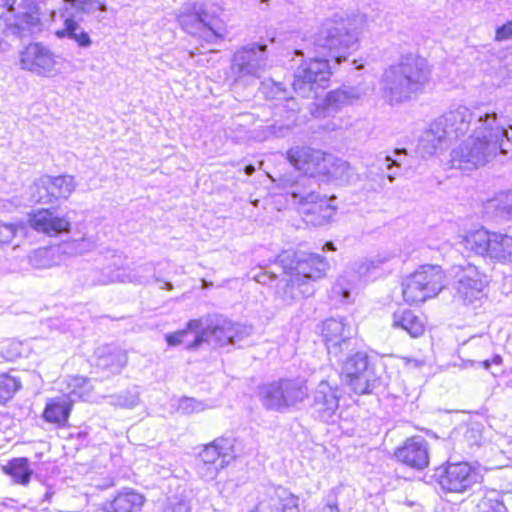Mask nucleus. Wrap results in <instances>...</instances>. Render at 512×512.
I'll list each match as a JSON object with an SVG mask.
<instances>
[{
  "label": "nucleus",
  "instance_id": "obj_1",
  "mask_svg": "<svg viewBox=\"0 0 512 512\" xmlns=\"http://www.w3.org/2000/svg\"><path fill=\"white\" fill-rule=\"evenodd\" d=\"M481 124L472 128V134L450 153L452 168L471 170L484 166L498 153L507 154L511 138L500 125L498 118L479 115Z\"/></svg>",
  "mask_w": 512,
  "mask_h": 512
},
{
  "label": "nucleus",
  "instance_id": "obj_2",
  "mask_svg": "<svg viewBox=\"0 0 512 512\" xmlns=\"http://www.w3.org/2000/svg\"><path fill=\"white\" fill-rule=\"evenodd\" d=\"M288 276L278 295L282 301L291 305L300 298H308L315 292L314 282L323 278L329 269V263L324 256L315 253L294 252L285 250L275 260Z\"/></svg>",
  "mask_w": 512,
  "mask_h": 512
},
{
  "label": "nucleus",
  "instance_id": "obj_3",
  "mask_svg": "<svg viewBox=\"0 0 512 512\" xmlns=\"http://www.w3.org/2000/svg\"><path fill=\"white\" fill-rule=\"evenodd\" d=\"M431 79L428 61L415 54L407 53L388 66L382 75V95L390 105L410 101L423 93Z\"/></svg>",
  "mask_w": 512,
  "mask_h": 512
},
{
  "label": "nucleus",
  "instance_id": "obj_4",
  "mask_svg": "<svg viewBox=\"0 0 512 512\" xmlns=\"http://www.w3.org/2000/svg\"><path fill=\"white\" fill-rule=\"evenodd\" d=\"M288 161L298 172L281 176L278 185L291 198L293 204L304 208L305 213L317 214L318 224L329 221L336 207L332 204L333 197L328 198L319 191V174L301 169L291 160Z\"/></svg>",
  "mask_w": 512,
  "mask_h": 512
},
{
  "label": "nucleus",
  "instance_id": "obj_5",
  "mask_svg": "<svg viewBox=\"0 0 512 512\" xmlns=\"http://www.w3.org/2000/svg\"><path fill=\"white\" fill-rule=\"evenodd\" d=\"M188 328L193 332L192 341L187 344L189 351L196 350L203 343L216 346L235 344L253 332L252 326L233 322L217 314L192 319L188 322Z\"/></svg>",
  "mask_w": 512,
  "mask_h": 512
},
{
  "label": "nucleus",
  "instance_id": "obj_6",
  "mask_svg": "<svg viewBox=\"0 0 512 512\" xmlns=\"http://www.w3.org/2000/svg\"><path fill=\"white\" fill-rule=\"evenodd\" d=\"M62 7L59 11L52 10L51 17L56 23L57 17L62 22V26L54 30V35L58 39L73 40L79 48L87 49L92 45V39L86 32L80 22L82 16H96L97 13L107 11V5L101 0H61Z\"/></svg>",
  "mask_w": 512,
  "mask_h": 512
},
{
  "label": "nucleus",
  "instance_id": "obj_7",
  "mask_svg": "<svg viewBox=\"0 0 512 512\" xmlns=\"http://www.w3.org/2000/svg\"><path fill=\"white\" fill-rule=\"evenodd\" d=\"M287 159L301 169L318 173L320 178L334 180L339 184H354L360 179L347 161L320 150L293 147L287 151Z\"/></svg>",
  "mask_w": 512,
  "mask_h": 512
},
{
  "label": "nucleus",
  "instance_id": "obj_8",
  "mask_svg": "<svg viewBox=\"0 0 512 512\" xmlns=\"http://www.w3.org/2000/svg\"><path fill=\"white\" fill-rule=\"evenodd\" d=\"M309 397L306 380L281 379L260 389V400L268 410L287 412L299 410Z\"/></svg>",
  "mask_w": 512,
  "mask_h": 512
},
{
  "label": "nucleus",
  "instance_id": "obj_9",
  "mask_svg": "<svg viewBox=\"0 0 512 512\" xmlns=\"http://www.w3.org/2000/svg\"><path fill=\"white\" fill-rule=\"evenodd\" d=\"M155 264L153 262L145 263L143 265L131 268L126 265V257L121 253L113 252L112 261L102 270L101 277L98 279L99 284H110L114 282L121 283H137L148 284L150 279L153 278L156 282H161L162 289L172 290L173 284L168 281H162L156 277Z\"/></svg>",
  "mask_w": 512,
  "mask_h": 512
},
{
  "label": "nucleus",
  "instance_id": "obj_10",
  "mask_svg": "<svg viewBox=\"0 0 512 512\" xmlns=\"http://www.w3.org/2000/svg\"><path fill=\"white\" fill-rule=\"evenodd\" d=\"M463 243L465 248L476 255L488 258L495 262H512V236L478 229L468 233Z\"/></svg>",
  "mask_w": 512,
  "mask_h": 512
},
{
  "label": "nucleus",
  "instance_id": "obj_11",
  "mask_svg": "<svg viewBox=\"0 0 512 512\" xmlns=\"http://www.w3.org/2000/svg\"><path fill=\"white\" fill-rule=\"evenodd\" d=\"M342 362V370L346 383L356 394H371L381 385V378L365 352H356L346 359L337 360Z\"/></svg>",
  "mask_w": 512,
  "mask_h": 512
},
{
  "label": "nucleus",
  "instance_id": "obj_12",
  "mask_svg": "<svg viewBox=\"0 0 512 512\" xmlns=\"http://www.w3.org/2000/svg\"><path fill=\"white\" fill-rule=\"evenodd\" d=\"M444 287V275L438 265H423L402 282L404 300L420 303L435 297Z\"/></svg>",
  "mask_w": 512,
  "mask_h": 512
},
{
  "label": "nucleus",
  "instance_id": "obj_13",
  "mask_svg": "<svg viewBox=\"0 0 512 512\" xmlns=\"http://www.w3.org/2000/svg\"><path fill=\"white\" fill-rule=\"evenodd\" d=\"M236 439L221 436L205 445L198 455L196 469L205 480H213L236 457Z\"/></svg>",
  "mask_w": 512,
  "mask_h": 512
},
{
  "label": "nucleus",
  "instance_id": "obj_14",
  "mask_svg": "<svg viewBox=\"0 0 512 512\" xmlns=\"http://www.w3.org/2000/svg\"><path fill=\"white\" fill-rule=\"evenodd\" d=\"M357 34L344 23L328 22L320 30L315 44L328 51L335 63L347 60L348 55L357 49Z\"/></svg>",
  "mask_w": 512,
  "mask_h": 512
},
{
  "label": "nucleus",
  "instance_id": "obj_15",
  "mask_svg": "<svg viewBox=\"0 0 512 512\" xmlns=\"http://www.w3.org/2000/svg\"><path fill=\"white\" fill-rule=\"evenodd\" d=\"M433 477L442 490L451 493H465L482 481L479 469L464 461L440 465Z\"/></svg>",
  "mask_w": 512,
  "mask_h": 512
},
{
  "label": "nucleus",
  "instance_id": "obj_16",
  "mask_svg": "<svg viewBox=\"0 0 512 512\" xmlns=\"http://www.w3.org/2000/svg\"><path fill=\"white\" fill-rule=\"evenodd\" d=\"M331 76V67L328 59L313 58L303 61L294 72L292 83L294 91L308 98L317 89L325 88L328 85Z\"/></svg>",
  "mask_w": 512,
  "mask_h": 512
},
{
  "label": "nucleus",
  "instance_id": "obj_17",
  "mask_svg": "<svg viewBox=\"0 0 512 512\" xmlns=\"http://www.w3.org/2000/svg\"><path fill=\"white\" fill-rule=\"evenodd\" d=\"M479 115H485V119L498 118L494 111L489 112L482 109L472 111L466 106H458L435 119L434 127L443 130L446 138L450 141L464 136L471 127L479 126L481 124Z\"/></svg>",
  "mask_w": 512,
  "mask_h": 512
},
{
  "label": "nucleus",
  "instance_id": "obj_18",
  "mask_svg": "<svg viewBox=\"0 0 512 512\" xmlns=\"http://www.w3.org/2000/svg\"><path fill=\"white\" fill-rule=\"evenodd\" d=\"M177 20L185 32L207 43H214L222 36L218 20L204 10L203 4L195 3L191 7L184 8Z\"/></svg>",
  "mask_w": 512,
  "mask_h": 512
},
{
  "label": "nucleus",
  "instance_id": "obj_19",
  "mask_svg": "<svg viewBox=\"0 0 512 512\" xmlns=\"http://www.w3.org/2000/svg\"><path fill=\"white\" fill-rule=\"evenodd\" d=\"M16 0H0V4L6 7V12L0 15V22L4 25V32L7 35L25 37L31 28L36 27L39 22V12L36 6L18 5Z\"/></svg>",
  "mask_w": 512,
  "mask_h": 512
},
{
  "label": "nucleus",
  "instance_id": "obj_20",
  "mask_svg": "<svg viewBox=\"0 0 512 512\" xmlns=\"http://www.w3.org/2000/svg\"><path fill=\"white\" fill-rule=\"evenodd\" d=\"M62 58L41 43H32L20 53V66L38 76L52 77L61 70Z\"/></svg>",
  "mask_w": 512,
  "mask_h": 512
},
{
  "label": "nucleus",
  "instance_id": "obj_21",
  "mask_svg": "<svg viewBox=\"0 0 512 512\" xmlns=\"http://www.w3.org/2000/svg\"><path fill=\"white\" fill-rule=\"evenodd\" d=\"M309 408L312 415L322 422L334 423L338 417L339 389L326 380H322L311 391Z\"/></svg>",
  "mask_w": 512,
  "mask_h": 512
},
{
  "label": "nucleus",
  "instance_id": "obj_22",
  "mask_svg": "<svg viewBox=\"0 0 512 512\" xmlns=\"http://www.w3.org/2000/svg\"><path fill=\"white\" fill-rule=\"evenodd\" d=\"M414 168V159L408 155L406 149H396L393 156H378L368 167L367 177L374 180L373 176H378L380 179L379 187H382L385 177L392 183L397 176Z\"/></svg>",
  "mask_w": 512,
  "mask_h": 512
},
{
  "label": "nucleus",
  "instance_id": "obj_23",
  "mask_svg": "<svg viewBox=\"0 0 512 512\" xmlns=\"http://www.w3.org/2000/svg\"><path fill=\"white\" fill-rule=\"evenodd\" d=\"M352 333V327L343 319L325 320L322 325V336L328 354L336 360H341L345 352L352 350Z\"/></svg>",
  "mask_w": 512,
  "mask_h": 512
},
{
  "label": "nucleus",
  "instance_id": "obj_24",
  "mask_svg": "<svg viewBox=\"0 0 512 512\" xmlns=\"http://www.w3.org/2000/svg\"><path fill=\"white\" fill-rule=\"evenodd\" d=\"M266 66V46L253 43L239 49L232 58L231 70L238 77L259 78Z\"/></svg>",
  "mask_w": 512,
  "mask_h": 512
},
{
  "label": "nucleus",
  "instance_id": "obj_25",
  "mask_svg": "<svg viewBox=\"0 0 512 512\" xmlns=\"http://www.w3.org/2000/svg\"><path fill=\"white\" fill-rule=\"evenodd\" d=\"M455 278L456 296L464 304L474 303L482 297L487 280L475 265L459 266Z\"/></svg>",
  "mask_w": 512,
  "mask_h": 512
},
{
  "label": "nucleus",
  "instance_id": "obj_26",
  "mask_svg": "<svg viewBox=\"0 0 512 512\" xmlns=\"http://www.w3.org/2000/svg\"><path fill=\"white\" fill-rule=\"evenodd\" d=\"M259 89L267 99L284 100L287 102L289 111H287L286 120L281 123L276 121L272 125L268 126L272 135L275 137H284L296 123L295 112L298 108L295 107L296 103L294 99L288 98V92L283 83L276 82L273 79H266L262 81Z\"/></svg>",
  "mask_w": 512,
  "mask_h": 512
},
{
  "label": "nucleus",
  "instance_id": "obj_27",
  "mask_svg": "<svg viewBox=\"0 0 512 512\" xmlns=\"http://www.w3.org/2000/svg\"><path fill=\"white\" fill-rule=\"evenodd\" d=\"M380 261L370 260L357 264L353 272H345L341 275L332 287V295L339 298L341 302H349L351 294L356 290L357 282L360 279L365 281L376 277V270L379 268Z\"/></svg>",
  "mask_w": 512,
  "mask_h": 512
},
{
  "label": "nucleus",
  "instance_id": "obj_28",
  "mask_svg": "<svg viewBox=\"0 0 512 512\" xmlns=\"http://www.w3.org/2000/svg\"><path fill=\"white\" fill-rule=\"evenodd\" d=\"M396 459L402 464L415 469L423 470L429 465V445L422 436L408 438L401 447L395 451Z\"/></svg>",
  "mask_w": 512,
  "mask_h": 512
},
{
  "label": "nucleus",
  "instance_id": "obj_29",
  "mask_svg": "<svg viewBox=\"0 0 512 512\" xmlns=\"http://www.w3.org/2000/svg\"><path fill=\"white\" fill-rule=\"evenodd\" d=\"M32 229L48 236H57L68 232L71 222L68 217L59 215L56 209H38L28 215Z\"/></svg>",
  "mask_w": 512,
  "mask_h": 512
},
{
  "label": "nucleus",
  "instance_id": "obj_30",
  "mask_svg": "<svg viewBox=\"0 0 512 512\" xmlns=\"http://www.w3.org/2000/svg\"><path fill=\"white\" fill-rule=\"evenodd\" d=\"M366 95V90L361 86H347L332 90L323 100L325 113H336L347 105H352Z\"/></svg>",
  "mask_w": 512,
  "mask_h": 512
},
{
  "label": "nucleus",
  "instance_id": "obj_31",
  "mask_svg": "<svg viewBox=\"0 0 512 512\" xmlns=\"http://www.w3.org/2000/svg\"><path fill=\"white\" fill-rule=\"evenodd\" d=\"M95 366L109 374H118L127 363V354L115 345H103L95 350Z\"/></svg>",
  "mask_w": 512,
  "mask_h": 512
},
{
  "label": "nucleus",
  "instance_id": "obj_32",
  "mask_svg": "<svg viewBox=\"0 0 512 512\" xmlns=\"http://www.w3.org/2000/svg\"><path fill=\"white\" fill-rule=\"evenodd\" d=\"M449 140L445 132L434 127V121L429 128L422 132L416 146V153L422 159H428L435 156L439 151L447 146Z\"/></svg>",
  "mask_w": 512,
  "mask_h": 512
},
{
  "label": "nucleus",
  "instance_id": "obj_33",
  "mask_svg": "<svg viewBox=\"0 0 512 512\" xmlns=\"http://www.w3.org/2000/svg\"><path fill=\"white\" fill-rule=\"evenodd\" d=\"M144 503V497L132 489L119 492L112 500L102 504L104 512H137Z\"/></svg>",
  "mask_w": 512,
  "mask_h": 512
},
{
  "label": "nucleus",
  "instance_id": "obj_34",
  "mask_svg": "<svg viewBox=\"0 0 512 512\" xmlns=\"http://www.w3.org/2000/svg\"><path fill=\"white\" fill-rule=\"evenodd\" d=\"M72 405L69 398L64 395L49 399L43 412V418L49 423L63 426L68 420Z\"/></svg>",
  "mask_w": 512,
  "mask_h": 512
},
{
  "label": "nucleus",
  "instance_id": "obj_35",
  "mask_svg": "<svg viewBox=\"0 0 512 512\" xmlns=\"http://www.w3.org/2000/svg\"><path fill=\"white\" fill-rule=\"evenodd\" d=\"M512 493L492 490L484 494L476 505V512H510Z\"/></svg>",
  "mask_w": 512,
  "mask_h": 512
},
{
  "label": "nucleus",
  "instance_id": "obj_36",
  "mask_svg": "<svg viewBox=\"0 0 512 512\" xmlns=\"http://www.w3.org/2000/svg\"><path fill=\"white\" fill-rule=\"evenodd\" d=\"M392 326L406 331L411 337H419L424 332L423 321L408 309H399L393 313Z\"/></svg>",
  "mask_w": 512,
  "mask_h": 512
},
{
  "label": "nucleus",
  "instance_id": "obj_37",
  "mask_svg": "<svg viewBox=\"0 0 512 512\" xmlns=\"http://www.w3.org/2000/svg\"><path fill=\"white\" fill-rule=\"evenodd\" d=\"M484 211L496 220L512 218V192H502L484 204Z\"/></svg>",
  "mask_w": 512,
  "mask_h": 512
},
{
  "label": "nucleus",
  "instance_id": "obj_38",
  "mask_svg": "<svg viewBox=\"0 0 512 512\" xmlns=\"http://www.w3.org/2000/svg\"><path fill=\"white\" fill-rule=\"evenodd\" d=\"M3 470L14 483L20 485H27L33 474L27 458H14L3 467Z\"/></svg>",
  "mask_w": 512,
  "mask_h": 512
},
{
  "label": "nucleus",
  "instance_id": "obj_39",
  "mask_svg": "<svg viewBox=\"0 0 512 512\" xmlns=\"http://www.w3.org/2000/svg\"><path fill=\"white\" fill-rule=\"evenodd\" d=\"M92 385L90 381L82 376L72 377L67 385V392L63 394L73 404L77 400L88 401L91 396Z\"/></svg>",
  "mask_w": 512,
  "mask_h": 512
},
{
  "label": "nucleus",
  "instance_id": "obj_40",
  "mask_svg": "<svg viewBox=\"0 0 512 512\" xmlns=\"http://www.w3.org/2000/svg\"><path fill=\"white\" fill-rule=\"evenodd\" d=\"M30 200L35 203L43 204L54 201L49 175H42L33 182L30 187Z\"/></svg>",
  "mask_w": 512,
  "mask_h": 512
},
{
  "label": "nucleus",
  "instance_id": "obj_41",
  "mask_svg": "<svg viewBox=\"0 0 512 512\" xmlns=\"http://www.w3.org/2000/svg\"><path fill=\"white\" fill-rule=\"evenodd\" d=\"M50 185L54 200L67 199L76 188L74 177L70 175L50 176Z\"/></svg>",
  "mask_w": 512,
  "mask_h": 512
},
{
  "label": "nucleus",
  "instance_id": "obj_42",
  "mask_svg": "<svg viewBox=\"0 0 512 512\" xmlns=\"http://www.w3.org/2000/svg\"><path fill=\"white\" fill-rule=\"evenodd\" d=\"M19 388L20 382L18 380L7 374H0V404L11 399Z\"/></svg>",
  "mask_w": 512,
  "mask_h": 512
},
{
  "label": "nucleus",
  "instance_id": "obj_43",
  "mask_svg": "<svg viewBox=\"0 0 512 512\" xmlns=\"http://www.w3.org/2000/svg\"><path fill=\"white\" fill-rule=\"evenodd\" d=\"M190 334L193 335V332L191 329L188 328V324H187L185 329L166 334L165 340H166L168 346L174 347V346H177L180 344H185V349L188 350L187 344L192 341V340L188 339Z\"/></svg>",
  "mask_w": 512,
  "mask_h": 512
},
{
  "label": "nucleus",
  "instance_id": "obj_44",
  "mask_svg": "<svg viewBox=\"0 0 512 512\" xmlns=\"http://www.w3.org/2000/svg\"><path fill=\"white\" fill-rule=\"evenodd\" d=\"M177 409L183 414H191L204 411L206 405L194 398L183 397L179 400Z\"/></svg>",
  "mask_w": 512,
  "mask_h": 512
},
{
  "label": "nucleus",
  "instance_id": "obj_45",
  "mask_svg": "<svg viewBox=\"0 0 512 512\" xmlns=\"http://www.w3.org/2000/svg\"><path fill=\"white\" fill-rule=\"evenodd\" d=\"M162 512H191L189 501L179 496L169 497Z\"/></svg>",
  "mask_w": 512,
  "mask_h": 512
},
{
  "label": "nucleus",
  "instance_id": "obj_46",
  "mask_svg": "<svg viewBox=\"0 0 512 512\" xmlns=\"http://www.w3.org/2000/svg\"><path fill=\"white\" fill-rule=\"evenodd\" d=\"M482 439V433L478 426H469L465 428L463 433V440L466 442L467 446L475 447L479 446Z\"/></svg>",
  "mask_w": 512,
  "mask_h": 512
},
{
  "label": "nucleus",
  "instance_id": "obj_47",
  "mask_svg": "<svg viewBox=\"0 0 512 512\" xmlns=\"http://www.w3.org/2000/svg\"><path fill=\"white\" fill-rule=\"evenodd\" d=\"M278 498L281 501V510L285 512L286 510L296 509L298 507L299 499L295 495L287 492L284 489H280L277 491Z\"/></svg>",
  "mask_w": 512,
  "mask_h": 512
},
{
  "label": "nucleus",
  "instance_id": "obj_48",
  "mask_svg": "<svg viewBox=\"0 0 512 512\" xmlns=\"http://www.w3.org/2000/svg\"><path fill=\"white\" fill-rule=\"evenodd\" d=\"M68 247H72L74 250H77L79 254H83L90 249L91 242L85 238L67 241L59 245V250L67 251Z\"/></svg>",
  "mask_w": 512,
  "mask_h": 512
},
{
  "label": "nucleus",
  "instance_id": "obj_49",
  "mask_svg": "<svg viewBox=\"0 0 512 512\" xmlns=\"http://www.w3.org/2000/svg\"><path fill=\"white\" fill-rule=\"evenodd\" d=\"M17 231V226L12 223L0 222V247L9 244L14 238Z\"/></svg>",
  "mask_w": 512,
  "mask_h": 512
},
{
  "label": "nucleus",
  "instance_id": "obj_50",
  "mask_svg": "<svg viewBox=\"0 0 512 512\" xmlns=\"http://www.w3.org/2000/svg\"><path fill=\"white\" fill-rule=\"evenodd\" d=\"M1 353L6 360L12 361L21 355V344L16 341H11L7 346H2Z\"/></svg>",
  "mask_w": 512,
  "mask_h": 512
},
{
  "label": "nucleus",
  "instance_id": "obj_51",
  "mask_svg": "<svg viewBox=\"0 0 512 512\" xmlns=\"http://www.w3.org/2000/svg\"><path fill=\"white\" fill-rule=\"evenodd\" d=\"M510 38H512V20L498 27L495 36L497 41H503Z\"/></svg>",
  "mask_w": 512,
  "mask_h": 512
},
{
  "label": "nucleus",
  "instance_id": "obj_52",
  "mask_svg": "<svg viewBox=\"0 0 512 512\" xmlns=\"http://www.w3.org/2000/svg\"><path fill=\"white\" fill-rule=\"evenodd\" d=\"M276 274L275 272H262V273H259V274H256L254 275V279L258 282V283H261L263 285H268L270 283H272L275 279H276Z\"/></svg>",
  "mask_w": 512,
  "mask_h": 512
},
{
  "label": "nucleus",
  "instance_id": "obj_53",
  "mask_svg": "<svg viewBox=\"0 0 512 512\" xmlns=\"http://www.w3.org/2000/svg\"><path fill=\"white\" fill-rule=\"evenodd\" d=\"M91 485L97 489L104 490V489L112 487L114 485V481H113V478H111V477H106L102 480L92 479Z\"/></svg>",
  "mask_w": 512,
  "mask_h": 512
},
{
  "label": "nucleus",
  "instance_id": "obj_54",
  "mask_svg": "<svg viewBox=\"0 0 512 512\" xmlns=\"http://www.w3.org/2000/svg\"><path fill=\"white\" fill-rule=\"evenodd\" d=\"M311 512H340V509L338 508L337 504L327 503L323 507Z\"/></svg>",
  "mask_w": 512,
  "mask_h": 512
},
{
  "label": "nucleus",
  "instance_id": "obj_55",
  "mask_svg": "<svg viewBox=\"0 0 512 512\" xmlns=\"http://www.w3.org/2000/svg\"><path fill=\"white\" fill-rule=\"evenodd\" d=\"M54 252V249H43V250H39L36 254H35V257H40V258H47L49 257L50 254H52Z\"/></svg>",
  "mask_w": 512,
  "mask_h": 512
},
{
  "label": "nucleus",
  "instance_id": "obj_56",
  "mask_svg": "<svg viewBox=\"0 0 512 512\" xmlns=\"http://www.w3.org/2000/svg\"><path fill=\"white\" fill-rule=\"evenodd\" d=\"M56 250H57L58 253L67 254V255H70V256L79 254L77 252V250H74L72 247H68L67 251H60L59 250V246H58Z\"/></svg>",
  "mask_w": 512,
  "mask_h": 512
},
{
  "label": "nucleus",
  "instance_id": "obj_57",
  "mask_svg": "<svg viewBox=\"0 0 512 512\" xmlns=\"http://www.w3.org/2000/svg\"><path fill=\"white\" fill-rule=\"evenodd\" d=\"M324 251H334L336 250L333 242H326L323 246Z\"/></svg>",
  "mask_w": 512,
  "mask_h": 512
},
{
  "label": "nucleus",
  "instance_id": "obj_58",
  "mask_svg": "<svg viewBox=\"0 0 512 512\" xmlns=\"http://www.w3.org/2000/svg\"><path fill=\"white\" fill-rule=\"evenodd\" d=\"M500 125L505 129V132H506L507 136L511 138V141H510V145H511L512 144V123L508 124L510 132H509V130L504 125H502V124H500Z\"/></svg>",
  "mask_w": 512,
  "mask_h": 512
},
{
  "label": "nucleus",
  "instance_id": "obj_59",
  "mask_svg": "<svg viewBox=\"0 0 512 512\" xmlns=\"http://www.w3.org/2000/svg\"><path fill=\"white\" fill-rule=\"evenodd\" d=\"M484 369L488 370L491 366V363L488 359H485L480 362Z\"/></svg>",
  "mask_w": 512,
  "mask_h": 512
},
{
  "label": "nucleus",
  "instance_id": "obj_60",
  "mask_svg": "<svg viewBox=\"0 0 512 512\" xmlns=\"http://www.w3.org/2000/svg\"><path fill=\"white\" fill-rule=\"evenodd\" d=\"M254 170L255 169H254V167L252 165H248V166L245 167V172L248 175H251L254 172Z\"/></svg>",
  "mask_w": 512,
  "mask_h": 512
},
{
  "label": "nucleus",
  "instance_id": "obj_61",
  "mask_svg": "<svg viewBox=\"0 0 512 512\" xmlns=\"http://www.w3.org/2000/svg\"><path fill=\"white\" fill-rule=\"evenodd\" d=\"M482 338L481 337H472L470 340H469V343H476L478 341H481Z\"/></svg>",
  "mask_w": 512,
  "mask_h": 512
},
{
  "label": "nucleus",
  "instance_id": "obj_62",
  "mask_svg": "<svg viewBox=\"0 0 512 512\" xmlns=\"http://www.w3.org/2000/svg\"><path fill=\"white\" fill-rule=\"evenodd\" d=\"M483 342H484V344H486V345H487L489 341H488V339H487V338H485V339H483Z\"/></svg>",
  "mask_w": 512,
  "mask_h": 512
},
{
  "label": "nucleus",
  "instance_id": "obj_63",
  "mask_svg": "<svg viewBox=\"0 0 512 512\" xmlns=\"http://www.w3.org/2000/svg\"><path fill=\"white\" fill-rule=\"evenodd\" d=\"M295 53H296L297 55L302 54V52H301V51H299V50H296V51H295Z\"/></svg>",
  "mask_w": 512,
  "mask_h": 512
},
{
  "label": "nucleus",
  "instance_id": "obj_64",
  "mask_svg": "<svg viewBox=\"0 0 512 512\" xmlns=\"http://www.w3.org/2000/svg\"><path fill=\"white\" fill-rule=\"evenodd\" d=\"M135 404H136V400H133L130 405L134 406Z\"/></svg>",
  "mask_w": 512,
  "mask_h": 512
}]
</instances>
